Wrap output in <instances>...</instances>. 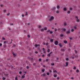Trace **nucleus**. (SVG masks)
I'll use <instances>...</instances> for the list:
<instances>
[{"label":"nucleus","instance_id":"obj_30","mask_svg":"<svg viewBox=\"0 0 80 80\" xmlns=\"http://www.w3.org/2000/svg\"><path fill=\"white\" fill-rule=\"evenodd\" d=\"M16 47V45H15V44H14L13 45V47Z\"/></svg>","mask_w":80,"mask_h":80},{"label":"nucleus","instance_id":"obj_55","mask_svg":"<svg viewBox=\"0 0 80 80\" xmlns=\"http://www.w3.org/2000/svg\"><path fill=\"white\" fill-rule=\"evenodd\" d=\"M59 59L58 58H57V60H58Z\"/></svg>","mask_w":80,"mask_h":80},{"label":"nucleus","instance_id":"obj_22","mask_svg":"<svg viewBox=\"0 0 80 80\" xmlns=\"http://www.w3.org/2000/svg\"><path fill=\"white\" fill-rule=\"evenodd\" d=\"M63 10L64 11H66V10H67V8H64Z\"/></svg>","mask_w":80,"mask_h":80},{"label":"nucleus","instance_id":"obj_2","mask_svg":"<svg viewBox=\"0 0 80 80\" xmlns=\"http://www.w3.org/2000/svg\"><path fill=\"white\" fill-rule=\"evenodd\" d=\"M75 18H76V20L77 22H80V20L78 19V17L76 16Z\"/></svg>","mask_w":80,"mask_h":80},{"label":"nucleus","instance_id":"obj_46","mask_svg":"<svg viewBox=\"0 0 80 80\" xmlns=\"http://www.w3.org/2000/svg\"><path fill=\"white\" fill-rule=\"evenodd\" d=\"M74 29H77V27H76V26L74 27Z\"/></svg>","mask_w":80,"mask_h":80},{"label":"nucleus","instance_id":"obj_6","mask_svg":"<svg viewBox=\"0 0 80 80\" xmlns=\"http://www.w3.org/2000/svg\"><path fill=\"white\" fill-rule=\"evenodd\" d=\"M52 53V52H51L50 53H49L48 55V57H50V55Z\"/></svg>","mask_w":80,"mask_h":80},{"label":"nucleus","instance_id":"obj_5","mask_svg":"<svg viewBox=\"0 0 80 80\" xmlns=\"http://www.w3.org/2000/svg\"><path fill=\"white\" fill-rule=\"evenodd\" d=\"M38 47H40V45L35 44V47H36L37 48Z\"/></svg>","mask_w":80,"mask_h":80},{"label":"nucleus","instance_id":"obj_11","mask_svg":"<svg viewBox=\"0 0 80 80\" xmlns=\"http://www.w3.org/2000/svg\"><path fill=\"white\" fill-rule=\"evenodd\" d=\"M41 76L42 77H45V74H43L41 75Z\"/></svg>","mask_w":80,"mask_h":80},{"label":"nucleus","instance_id":"obj_16","mask_svg":"<svg viewBox=\"0 0 80 80\" xmlns=\"http://www.w3.org/2000/svg\"><path fill=\"white\" fill-rule=\"evenodd\" d=\"M63 42L64 43H67V41H64Z\"/></svg>","mask_w":80,"mask_h":80},{"label":"nucleus","instance_id":"obj_8","mask_svg":"<svg viewBox=\"0 0 80 80\" xmlns=\"http://www.w3.org/2000/svg\"><path fill=\"white\" fill-rule=\"evenodd\" d=\"M70 33V30H68V31H67V34H69Z\"/></svg>","mask_w":80,"mask_h":80},{"label":"nucleus","instance_id":"obj_24","mask_svg":"<svg viewBox=\"0 0 80 80\" xmlns=\"http://www.w3.org/2000/svg\"><path fill=\"white\" fill-rule=\"evenodd\" d=\"M69 47H72V44H71V43H69Z\"/></svg>","mask_w":80,"mask_h":80},{"label":"nucleus","instance_id":"obj_62","mask_svg":"<svg viewBox=\"0 0 80 80\" xmlns=\"http://www.w3.org/2000/svg\"><path fill=\"white\" fill-rule=\"evenodd\" d=\"M57 78V79H58H58H60V78H59V77H58V78Z\"/></svg>","mask_w":80,"mask_h":80},{"label":"nucleus","instance_id":"obj_10","mask_svg":"<svg viewBox=\"0 0 80 80\" xmlns=\"http://www.w3.org/2000/svg\"><path fill=\"white\" fill-rule=\"evenodd\" d=\"M61 51V52H65V49H62Z\"/></svg>","mask_w":80,"mask_h":80},{"label":"nucleus","instance_id":"obj_26","mask_svg":"<svg viewBox=\"0 0 80 80\" xmlns=\"http://www.w3.org/2000/svg\"><path fill=\"white\" fill-rule=\"evenodd\" d=\"M76 72L77 73H78V72H79V70H78V69L77 70H76Z\"/></svg>","mask_w":80,"mask_h":80},{"label":"nucleus","instance_id":"obj_56","mask_svg":"<svg viewBox=\"0 0 80 80\" xmlns=\"http://www.w3.org/2000/svg\"><path fill=\"white\" fill-rule=\"evenodd\" d=\"M4 75H5V76H8V74H4Z\"/></svg>","mask_w":80,"mask_h":80},{"label":"nucleus","instance_id":"obj_4","mask_svg":"<svg viewBox=\"0 0 80 80\" xmlns=\"http://www.w3.org/2000/svg\"><path fill=\"white\" fill-rule=\"evenodd\" d=\"M59 46L60 47L62 48L63 46H62V43H60L59 44Z\"/></svg>","mask_w":80,"mask_h":80},{"label":"nucleus","instance_id":"obj_47","mask_svg":"<svg viewBox=\"0 0 80 80\" xmlns=\"http://www.w3.org/2000/svg\"><path fill=\"white\" fill-rule=\"evenodd\" d=\"M22 78H25V76H22Z\"/></svg>","mask_w":80,"mask_h":80},{"label":"nucleus","instance_id":"obj_39","mask_svg":"<svg viewBox=\"0 0 80 80\" xmlns=\"http://www.w3.org/2000/svg\"><path fill=\"white\" fill-rule=\"evenodd\" d=\"M7 16H9V15H10V12H9L7 14Z\"/></svg>","mask_w":80,"mask_h":80},{"label":"nucleus","instance_id":"obj_41","mask_svg":"<svg viewBox=\"0 0 80 80\" xmlns=\"http://www.w3.org/2000/svg\"><path fill=\"white\" fill-rule=\"evenodd\" d=\"M28 38H30V35H28Z\"/></svg>","mask_w":80,"mask_h":80},{"label":"nucleus","instance_id":"obj_45","mask_svg":"<svg viewBox=\"0 0 80 80\" xmlns=\"http://www.w3.org/2000/svg\"><path fill=\"white\" fill-rule=\"evenodd\" d=\"M57 28H55V32H57Z\"/></svg>","mask_w":80,"mask_h":80},{"label":"nucleus","instance_id":"obj_19","mask_svg":"<svg viewBox=\"0 0 80 80\" xmlns=\"http://www.w3.org/2000/svg\"><path fill=\"white\" fill-rule=\"evenodd\" d=\"M44 30H47V28L45 27Z\"/></svg>","mask_w":80,"mask_h":80},{"label":"nucleus","instance_id":"obj_58","mask_svg":"<svg viewBox=\"0 0 80 80\" xmlns=\"http://www.w3.org/2000/svg\"><path fill=\"white\" fill-rule=\"evenodd\" d=\"M70 40H72V38H70Z\"/></svg>","mask_w":80,"mask_h":80},{"label":"nucleus","instance_id":"obj_40","mask_svg":"<svg viewBox=\"0 0 80 80\" xmlns=\"http://www.w3.org/2000/svg\"><path fill=\"white\" fill-rule=\"evenodd\" d=\"M42 72H45V70H44V69L42 70Z\"/></svg>","mask_w":80,"mask_h":80},{"label":"nucleus","instance_id":"obj_9","mask_svg":"<svg viewBox=\"0 0 80 80\" xmlns=\"http://www.w3.org/2000/svg\"><path fill=\"white\" fill-rule=\"evenodd\" d=\"M14 52H13L12 54H13V55L14 57H16V56L17 55V54H15L14 53Z\"/></svg>","mask_w":80,"mask_h":80},{"label":"nucleus","instance_id":"obj_13","mask_svg":"<svg viewBox=\"0 0 80 80\" xmlns=\"http://www.w3.org/2000/svg\"><path fill=\"white\" fill-rule=\"evenodd\" d=\"M42 50H44V53H45L46 52H45V48H43Z\"/></svg>","mask_w":80,"mask_h":80},{"label":"nucleus","instance_id":"obj_38","mask_svg":"<svg viewBox=\"0 0 80 80\" xmlns=\"http://www.w3.org/2000/svg\"><path fill=\"white\" fill-rule=\"evenodd\" d=\"M71 32H74V29H71Z\"/></svg>","mask_w":80,"mask_h":80},{"label":"nucleus","instance_id":"obj_37","mask_svg":"<svg viewBox=\"0 0 80 80\" xmlns=\"http://www.w3.org/2000/svg\"><path fill=\"white\" fill-rule=\"evenodd\" d=\"M0 7H3V5H0Z\"/></svg>","mask_w":80,"mask_h":80},{"label":"nucleus","instance_id":"obj_34","mask_svg":"<svg viewBox=\"0 0 80 80\" xmlns=\"http://www.w3.org/2000/svg\"><path fill=\"white\" fill-rule=\"evenodd\" d=\"M56 12L57 13H59V12L58 11H56Z\"/></svg>","mask_w":80,"mask_h":80},{"label":"nucleus","instance_id":"obj_21","mask_svg":"<svg viewBox=\"0 0 80 80\" xmlns=\"http://www.w3.org/2000/svg\"><path fill=\"white\" fill-rule=\"evenodd\" d=\"M56 8H55V7H53L52 8V10H55Z\"/></svg>","mask_w":80,"mask_h":80},{"label":"nucleus","instance_id":"obj_14","mask_svg":"<svg viewBox=\"0 0 80 80\" xmlns=\"http://www.w3.org/2000/svg\"><path fill=\"white\" fill-rule=\"evenodd\" d=\"M57 8H58V9H59V8H60V6H57Z\"/></svg>","mask_w":80,"mask_h":80},{"label":"nucleus","instance_id":"obj_25","mask_svg":"<svg viewBox=\"0 0 80 80\" xmlns=\"http://www.w3.org/2000/svg\"><path fill=\"white\" fill-rule=\"evenodd\" d=\"M41 32H43L44 31V29H42L41 30Z\"/></svg>","mask_w":80,"mask_h":80},{"label":"nucleus","instance_id":"obj_61","mask_svg":"<svg viewBox=\"0 0 80 80\" xmlns=\"http://www.w3.org/2000/svg\"><path fill=\"white\" fill-rule=\"evenodd\" d=\"M72 10V8H70V10Z\"/></svg>","mask_w":80,"mask_h":80},{"label":"nucleus","instance_id":"obj_54","mask_svg":"<svg viewBox=\"0 0 80 80\" xmlns=\"http://www.w3.org/2000/svg\"><path fill=\"white\" fill-rule=\"evenodd\" d=\"M22 72H19V74H22Z\"/></svg>","mask_w":80,"mask_h":80},{"label":"nucleus","instance_id":"obj_44","mask_svg":"<svg viewBox=\"0 0 80 80\" xmlns=\"http://www.w3.org/2000/svg\"><path fill=\"white\" fill-rule=\"evenodd\" d=\"M50 33H51V34L53 33V32H52V31H50Z\"/></svg>","mask_w":80,"mask_h":80},{"label":"nucleus","instance_id":"obj_29","mask_svg":"<svg viewBox=\"0 0 80 80\" xmlns=\"http://www.w3.org/2000/svg\"><path fill=\"white\" fill-rule=\"evenodd\" d=\"M46 62H48L49 61V60L48 59H47L46 60Z\"/></svg>","mask_w":80,"mask_h":80},{"label":"nucleus","instance_id":"obj_51","mask_svg":"<svg viewBox=\"0 0 80 80\" xmlns=\"http://www.w3.org/2000/svg\"><path fill=\"white\" fill-rule=\"evenodd\" d=\"M35 53H38V52L37 51H36V52H35Z\"/></svg>","mask_w":80,"mask_h":80},{"label":"nucleus","instance_id":"obj_52","mask_svg":"<svg viewBox=\"0 0 80 80\" xmlns=\"http://www.w3.org/2000/svg\"><path fill=\"white\" fill-rule=\"evenodd\" d=\"M5 79H6L5 78H3V80H5Z\"/></svg>","mask_w":80,"mask_h":80},{"label":"nucleus","instance_id":"obj_17","mask_svg":"<svg viewBox=\"0 0 80 80\" xmlns=\"http://www.w3.org/2000/svg\"><path fill=\"white\" fill-rule=\"evenodd\" d=\"M41 27H42V26L41 25H40L38 26V28H41Z\"/></svg>","mask_w":80,"mask_h":80},{"label":"nucleus","instance_id":"obj_28","mask_svg":"<svg viewBox=\"0 0 80 80\" xmlns=\"http://www.w3.org/2000/svg\"><path fill=\"white\" fill-rule=\"evenodd\" d=\"M15 80H18V78H17V77H15Z\"/></svg>","mask_w":80,"mask_h":80},{"label":"nucleus","instance_id":"obj_18","mask_svg":"<svg viewBox=\"0 0 80 80\" xmlns=\"http://www.w3.org/2000/svg\"><path fill=\"white\" fill-rule=\"evenodd\" d=\"M51 64L52 66H54V65H55V64H54V63H51Z\"/></svg>","mask_w":80,"mask_h":80},{"label":"nucleus","instance_id":"obj_43","mask_svg":"<svg viewBox=\"0 0 80 80\" xmlns=\"http://www.w3.org/2000/svg\"><path fill=\"white\" fill-rule=\"evenodd\" d=\"M47 75H50V73H49L48 72H47Z\"/></svg>","mask_w":80,"mask_h":80},{"label":"nucleus","instance_id":"obj_31","mask_svg":"<svg viewBox=\"0 0 80 80\" xmlns=\"http://www.w3.org/2000/svg\"><path fill=\"white\" fill-rule=\"evenodd\" d=\"M2 40H5V38H3V37H2Z\"/></svg>","mask_w":80,"mask_h":80},{"label":"nucleus","instance_id":"obj_7","mask_svg":"<svg viewBox=\"0 0 80 80\" xmlns=\"http://www.w3.org/2000/svg\"><path fill=\"white\" fill-rule=\"evenodd\" d=\"M66 67H67V66L68 65V62H66Z\"/></svg>","mask_w":80,"mask_h":80},{"label":"nucleus","instance_id":"obj_12","mask_svg":"<svg viewBox=\"0 0 80 80\" xmlns=\"http://www.w3.org/2000/svg\"><path fill=\"white\" fill-rule=\"evenodd\" d=\"M50 41L51 42H53V39H51L50 40Z\"/></svg>","mask_w":80,"mask_h":80},{"label":"nucleus","instance_id":"obj_42","mask_svg":"<svg viewBox=\"0 0 80 80\" xmlns=\"http://www.w3.org/2000/svg\"><path fill=\"white\" fill-rule=\"evenodd\" d=\"M29 68V67L28 66H27V69H28Z\"/></svg>","mask_w":80,"mask_h":80},{"label":"nucleus","instance_id":"obj_57","mask_svg":"<svg viewBox=\"0 0 80 80\" xmlns=\"http://www.w3.org/2000/svg\"><path fill=\"white\" fill-rule=\"evenodd\" d=\"M50 30H48V31H47V32H50Z\"/></svg>","mask_w":80,"mask_h":80},{"label":"nucleus","instance_id":"obj_33","mask_svg":"<svg viewBox=\"0 0 80 80\" xmlns=\"http://www.w3.org/2000/svg\"><path fill=\"white\" fill-rule=\"evenodd\" d=\"M57 77V75H54V77Z\"/></svg>","mask_w":80,"mask_h":80},{"label":"nucleus","instance_id":"obj_53","mask_svg":"<svg viewBox=\"0 0 80 80\" xmlns=\"http://www.w3.org/2000/svg\"><path fill=\"white\" fill-rule=\"evenodd\" d=\"M2 45V43H0V47H1Z\"/></svg>","mask_w":80,"mask_h":80},{"label":"nucleus","instance_id":"obj_3","mask_svg":"<svg viewBox=\"0 0 80 80\" xmlns=\"http://www.w3.org/2000/svg\"><path fill=\"white\" fill-rule=\"evenodd\" d=\"M55 43V45H58V41H56Z\"/></svg>","mask_w":80,"mask_h":80},{"label":"nucleus","instance_id":"obj_1","mask_svg":"<svg viewBox=\"0 0 80 80\" xmlns=\"http://www.w3.org/2000/svg\"><path fill=\"white\" fill-rule=\"evenodd\" d=\"M54 19V17L53 16H51L50 17V19H49V21H52V20H53Z\"/></svg>","mask_w":80,"mask_h":80},{"label":"nucleus","instance_id":"obj_60","mask_svg":"<svg viewBox=\"0 0 80 80\" xmlns=\"http://www.w3.org/2000/svg\"><path fill=\"white\" fill-rule=\"evenodd\" d=\"M33 65H36V64L35 63H34L33 64Z\"/></svg>","mask_w":80,"mask_h":80},{"label":"nucleus","instance_id":"obj_63","mask_svg":"<svg viewBox=\"0 0 80 80\" xmlns=\"http://www.w3.org/2000/svg\"><path fill=\"white\" fill-rule=\"evenodd\" d=\"M71 79H72V80H73L74 79L73 78V77L71 78Z\"/></svg>","mask_w":80,"mask_h":80},{"label":"nucleus","instance_id":"obj_20","mask_svg":"<svg viewBox=\"0 0 80 80\" xmlns=\"http://www.w3.org/2000/svg\"><path fill=\"white\" fill-rule=\"evenodd\" d=\"M53 72H56V73L57 72H56V70H55V69H53Z\"/></svg>","mask_w":80,"mask_h":80},{"label":"nucleus","instance_id":"obj_59","mask_svg":"<svg viewBox=\"0 0 80 80\" xmlns=\"http://www.w3.org/2000/svg\"><path fill=\"white\" fill-rule=\"evenodd\" d=\"M30 23H28V25H30Z\"/></svg>","mask_w":80,"mask_h":80},{"label":"nucleus","instance_id":"obj_23","mask_svg":"<svg viewBox=\"0 0 80 80\" xmlns=\"http://www.w3.org/2000/svg\"><path fill=\"white\" fill-rule=\"evenodd\" d=\"M50 49H48V50H47V52H48V53H49V52H50Z\"/></svg>","mask_w":80,"mask_h":80},{"label":"nucleus","instance_id":"obj_32","mask_svg":"<svg viewBox=\"0 0 80 80\" xmlns=\"http://www.w3.org/2000/svg\"><path fill=\"white\" fill-rule=\"evenodd\" d=\"M63 31H64V32H65V30H66V29L65 28H64L63 29Z\"/></svg>","mask_w":80,"mask_h":80},{"label":"nucleus","instance_id":"obj_15","mask_svg":"<svg viewBox=\"0 0 80 80\" xmlns=\"http://www.w3.org/2000/svg\"><path fill=\"white\" fill-rule=\"evenodd\" d=\"M66 25H67V23H66V22H64V26H66Z\"/></svg>","mask_w":80,"mask_h":80},{"label":"nucleus","instance_id":"obj_48","mask_svg":"<svg viewBox=\"0 0 80 80\" xmlns=\"http://www.w3.org/2000/svg\"><path fill=\"white\" fill-rule=\"evenodd\" d=\"M42 61V59H39V62H41Z\"/></svg>","mask_w":80,"mask_h":80},{"label":"nucleus","instance_id":"obj_64","mask_svg":"<svg viewBox=\"0 0 80 80\" xmlns=\"http://www.w3.org/2000/svg\"><path fill=\"white\" fill-rule=\"evenodd\" d=\"M4 12H6V10H4Z\"/></svg>","mask_w":80,"mask_h":80},{"label":"nucleus","instance_id":"obj_27","mask_svg":"<svg viewBox=\"0 0 80 80\" xmlns=\"http://www.w3.org/2000/svg\"><path fill=\"white\" fill-rule=\"evenodd\" d=\"M60 36V37H63V34H61Z\"/></svg>","mask_w":80,"mask_h":80},{"label":"nucleus","instance_id":"obj_50","mask_svg":"<svg viewBox=\"0 0 80 80\" xmlns=\"http://www.w3.org/2000/svg\"><path fill=\"white\" fill-rule=\"evenodd\" d=\"M73 69L74 70H75V69H76V67H74Z\"/></svg>","mask_w":80,"mask_h":80},{"label":"nucleus","instance_id":"obj_49","mask_svg":"<svg viewBox=\"0 0 80 80\" xmlns=\"http://www.w3.org/2000/svg\"><path fill=\"white\" fill-rule=\"evenodd\" d=\"M66 60L67 61H68V58H66Z\"/></svg>","mask_w":80,"mask_h":80},{"label":"nucleus","instance_id":"obj_36","mask_svg":"<svg viewBox=\"0 0 80 80\" xmlns=\"http://www.w3.org/2000/svg\"><path fill=\"white\" fill-rule=\"evenodd\" d=\"M25 15H26V16L28 15V13H27V12H26Z\"/></svg>","mask_w":80,"mask_h":80},{"label":"nucleus","instance_id":"obj_35","mask_svg":"<svg viewBox=\"0 0 80 80\" xmlns=\"http://www.w3.org/2000/svg\"><path fill=\"white\" fill-rule=\"evenodd\" d=\"M67 13H68V14H70V11H68V12Z\"/></svg>","mask_w":80,"mask_h":80}]
</instances>
